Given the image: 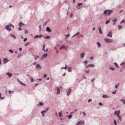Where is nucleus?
Instances as JSON below:
<instances>
[{"label":"nucleus","instance_id":"nucleus-32","mask_svg":"<svg viewBox=\"0 0 125 125\" xmlns=\"http://www.w3.org/2000/svg\"><path fill=\"white\" fill-rule=\"evenodd\" d=\"M9 51L11 53H12L13 52V51L12 50L10 49L9 50Z\"/></svg>","mask_w":125,"mask_h":125},{"label":"nucleus","instance_id":"nucleus-43","mask_svg":"<svg viewBox=\"0 0 125 125\" xmlns=\"http://www.w3.org/2000/svg\"><path fill=\"white\" fill-rule=\"evenodd\" d=\"M31 82H33L34 80L32 77L31 78Z\"/></svg>","mask_w":125,"mask_h":125},{"label":"nucleus","instance_id":"nucleus-4","mask_svg":"<svg viewBox=\"0 0 125 125\" xmlns=\"http://www.w3.org/2000/svg\"><path fill=\"white\" fill-rule=\"evenodd\" d=\"M5 29L9 31H10L12 30L11 29L10 27L8 25H7L5 27Z\"/></svg>","mask_w":125,"mask_h":125},{"label":"nucleus","instance_id":"nucleus-2","mask_svg":"<svg viewBox=\"0 0 125 125\" xmlns=\"http://www.w3.org/2000/svg\"><path fill=\"white\" fill-rule=\"evenodd\" d=\"M85 124L84 122L82 120H80L78 121L76 124V125H83Z\"/></svg>","mask_w":125,"mask_h":125},{"label":"nucleus","instance_id":"nucleus-8","mask_svg":"<svg viewBox=\"0 0 125 125\" xmlns=\"http://www.w3.org/2000/svg\"><path fill=\"white\" fill-rule=\"evenodd\" d=\"M46 31L49 32H50L52 31V30L48 27H47L46 28Z\"/></svg>","mask_w":125,"mask_h":125},{"label":"nucleus","instance_id":"nucleus-45","mask_svg":"<svg viewBox=\"0 0 125 125\" xmlns=\"http://www.w3.org/2000/svg\"><path fill=\"white\" fill-rule=\"evenodd\" d=\"M125 100L123 99H121L120 100L123 103L124 102Z\"/></svg>","mask_w":125,"mask_h":125},{"label":"nucleus","instance_id":"nucleus-51","mask_svg":"<svg viewBox=\"0 0 125 125\" xmlns=\"http://www.w3.org/2000/svg\"><path fill=\"white\" fill-rule=\"evenodd\" d=\"M27 38H25L24 39L23 41H24V42H25L26 41H27Z\"/></svg>","mask_w":125,"mask_h":125},{"label":"nucleus","instance_id":"nucleus-18","mask_svg":"<svg viewBox=\"0 0 125 125\" xmlns=\"http://www.w3.org/2000/svg\"><path fill=\"white\" fill-rule=\"evenodd\" d=\"M103 98H108V96L107 95L103 94Z\"/></svg>","mask_w":125,"mask_h":125},{"label":"nucleus","instance_id":"nucleus-9","mask_svg":"<svg viewBox=\"0 0 125 125\" xmlns=\"http://www.w3.org/2000/svg\"><path fill=\"white\" fill-rule=\"evenodd\" d=\"M112 32L111 31H110L107 34V36L108 37H112Z\"/></svg>","mask_w":125,"mask_h":125},{"label":"nucleus","instance_id":"nucleus-26","mask_svg":"<svg viewBox=\"0 0 125 125\" xmlns=\"http://www.w3.org/2000/svg\"><path fill=\"white\" fill-rule=\"evenodd\" d=\"M62 111H61L59 113V116L60 117H61L62 116Z\"/></svg>","mask_w":125,"mask_h":125},{"label":"nucleus","instance_id":"nucleus-60","mask_svg":"<svg viewBox=\"0 0 125 125\" xmlns=\"http://www.w3.org/2000/svg\"><path fill=\"white\" fill-rule=\"evenodd\" d=\"M84 63H85V64H87V63L88 62L87 60L85 61L84 62Z\"/></svg>","mask_w":125,"mask_h":125},{"label":"nucleus","instance_id":"nucleus-39","mask_svg":"<svg viewBox=\"0 0 125 125\" xmlns=\"http://www.w3.org/2000/svg\"><path fill=\"white\" fill-rule=\"evenodd\" d=\"M122 27V26L120 25H119L118 26V28L120 30L121 29Z\"/></svg>","mask_w":125,"mask_h":125},{"label":"nucleus","instance_id":"nucleus-46","mask_svg":"<svg viewBox=\"0 0 125 125\" xmlns=\"http://www.w3.org/2000/svg\"><path fill=\"white\" fill-rule=\"evenodd\" d=\"M90 73V70H89L86 71V73Z\"/></svg>","mask_w":125,"mask_h":125},{"label":"nucleus","instance_id":"nucleus-54","mask_svg":"<svg viewBox=\"0 0 125 125\" xmlns=\"http://www.w3.org/2000/svg\"><path fill=\"white\" fill-rule=\"evenodd\" d=\"M92 101V100L91 99H89L88 100V102L89 103L91 101Z\"/></svg>","mask_w":125,"mask_h":125},{"label":"nucleus","instance_id":"nucleus-33","mask_svg":"<svg viewBox=\"0 0 125 125\" xmlns=\"http://www.w3.org/2000/svg\"><path fill=\"white\" fill-rule=\"evenodd\" d=\"M43 105V104L42 102H39V105L40 106H42Z\"/></svg>","mask_w":125,"mask_h":125},{"label":"nucleus","instance_id":"nucleus-23","mask_svg":"<svg viewBox=\"0 0 125 125\" xmlns=\"http://www.w3.org/2000/svg\"><path fill=\"white\" fill-rule=\"evenodd\" d=\"M71 69L72 67H69L68 69V71L69 72H71Z\"/></svg>","mask_w":125,"mask_h":125},{"label":"nucleus","instance_id":"nucleus-57","mask_svg":"<svg viewBox=\"0 0 125 125\" xmlns=\"http://www.w3.org/2000/svg\"><path fill=\"white\" fill-rule=\"evenodd\" d=\"M43 50L45 52H46L48 51V49H46V50H45V49H44V50Z\"/></svg>","mask_w":125,"mask_h":125},{"label":"nucleus","instance_id":"nucleus-20","mask_svg":"<svg viewBox=\"0 0 125 125\" xmlns=\"http://www.w3.org/2000/svg\"><path fill=\"white\" fill-rule=\"evenodd\" d=\"M97 44L98 46V47H101V44L99 42H97Z\"/></svg>","mask_w":125,"mask_h":125},{"label":"nucleus","instance_id":"nucleus-36","mask_svg":"<svg viewBox=\"0 0 125 125\" xmlns=\"http://www.w3.org/2000/svg\"><path fill=\"white\" fill-rule=\"evenodd\" d=\"M50 36H48L46 37H44V38L45 39H49V38H50Z\"/></svg>","mask_w":125,"mask_h":125},{"label":"nucleus","instance_id":"nucleus-24","mask_svg":"<svg viewBox=\"0 0 125 125\" xmlns=\"http://www.w3.org/2000/svg\"><path fill=\"white\" fill-rule=\"evenodd\" d=\"M117 122L116 120L115 119L114 120V124L115 125H117Z\"/></svg>","mask_w":125,"mask_h":125},{"label":"nucleus","instance_id":"nucleus-47","mask_svg":"<svg viewBox=\"0 0 125 125\" xmlns=\"http://www.w3.org/2000/svg\"><path fill=\"white\" fill-rule=\"evenodd\" d=\"M114 65L118 67V66L117 63L116 62H115L114 63Z\"/></svg>","mask_w":125,"mask_h":125},{"label":"nucleus","instance_id":"nucleus-19","mask_svg":"<svg viewBox=\"0 0 125 125\" xmlns=\"http://www.w3.org/2000/svg\"><path fill=\"white\" fill-rule=\"evenodd\" d=\"M99 32L100 34H102V29L101 27H99Z\"/></svg>","mask_w":125,"mask_h":125},{"label":"nucleus","instance_id":"nucleus-12","mask_svg":"<svg viewBox=\"0 0 125 125\" xmlns=\"http://www.w3.org/2000/svg\"><path fill=\"white\" fill-rule=\"evenodd\" d=\"M36 67L37 69H41L42 67L39 64H37L36 65Z\"/></svg>","mask_w":125,"mask_h":125},{"label":"nucleus","instance_id":"nucleus-35","mask_svg":"<svg viewBox=\"0 0 125 125\" xmlns=\"http://www.w3.org/2000/svg\"><path fill=\"white\" fill-rule=\"evenodd\" d=\"M41 113L42 114H44L46 112L45 110H43L42 112H41Z\"/></svg>","mask_w":125,"mask_h":125},{"label":"nucleus","instance_id":"nucleus-63","mask_svg":"<svg viewBox=\"0 0 125 125\" xmlns=\"http://www.w3.org/2000/svg\"><path fill=\"white\" fill-rule=\"evenodd\" d=\"M118 87V85L117 84L115 86V88H116L117 89Z\"/></svg>","mask_w":125,"mask_h":125},{"label":"nucleus","instance_id":"nucleus-59","mask_svg":"<svg viewBox=\"0 0 125 125\" xmlns=\"http://www.w3.org/2000/svg\"><path fill=\"white\" fill-rule=\"evenodd\" d=\"M80 34L79 32H77L75 34L76 36Z\"/></svg>","mask_w":125,"mask_h":125},{"label":"nucleus","instance_id":"nucleus-27","mask_svg":"<svg viewBox=\"0 0 125 125\" xmlns=\"http://www.w3.org/2000/svg\"><path fill=\"white\" fill-rule=\"evenodd\" d=\"M10 27H12L13 28H14V26L11 24H10L9 25H8Z\"/></svg>","mask_w":125,"mask_h":125},{"label":"nucleus","instance_id":"nucleus-42","mask_svg":"<svg viewBox=\"0 0 125 125\" xmlns=\"http://www.w3.org/2000/svg\"><path fill=\"white\" fill-rule=\"evenodd\" d=\"M70 35L69 34H68L67 35H65V36L66 37V38H68L70 36Z\"/></svg>","mask_w":125,"mask_h":125},{"label":"nucleus","instance_id":"nucleus-29","mask_svg":"<svg viewBox=\"0 0 125 125\" xmlns=\"http://www.w3.org/2000/svg\"><path fill=\"white\" fill-rule=\"evenodd\" d=\"M117 21V19L116 18H115L113 20V22H116Z\"/></svg>","mask_w":125,"mask_h":125},{"label":"nucleus","instance_id":"nucleus-6","mask_svg":"<svg viewBox=\"0 0 125 125\" xmlns=\"http://www.w3.org/2000/svg\"><path fill=\"white\" fill-rule=\"evenodd\" d=\"M17 80L18 82L20 84L22 85L26 86V85L24 83H23L21 82V81H20L19 80L18 78H17Z\"/></svg>","mask_w":125,"mask_h":125},{"label":"nucleus","instance_id":"nucleus-10","mask_svg":"<svg viewBox=\"0 0 125 125\" xmlns=\"http://www.w3.org/2000/svg\"><path fill=\"white\" fill-rule=\"evenodd\" d=\"M67 48V46L65 45H62L61 46L60 48V49L61 50L62 48H64L65 49H66Z\"/></svg>","mask_w":125,"mask_h":125},{"label":"nucleus","instance_id":"nucleus-34","mask_svg":"<svg viewBox=\"0 0 125 125\" xmlns=\"http://www.w3.org/2000/svg\"><path fill=\"white\" fill-rule=\"evenodd\" d=\"M41 25H40L39 26V32H40L41 30Z\"/></svg>","mask_w":125,"mask_h":125},{"label":"nucleus","instance_id":"nucleus-56","mask_svg":"<svg viewBox=\"0 0 125 125\" xmlns=\"http://www.w3.org/2000/svg\"><path fill=\"white\" fill-rule=\"evenodd\" d=\"M99 105H103L102 103H101V102H100V103H99Z\"/></svg>","mask_w":125,"mask_h":125},{"label":"nucleus","instance_id":"nucleus-15","mask_svg":"<svg viewBox=\"0 0 125 125\" xmlns=\"http://www.w3.org/2000/svg\"><path fill=\"white\" fill-rule=\"evenodd\" d=\"M108 11V16H109L112 12V10H109Z\"/></svg>","mask_w":125,"mask_h":125},{"label":"nucleus","instance_id":"nucleus-58","mask_svg":"<svg viewBox=\"0 0 125 125\" xmlns=\"http://www.w3.org/2000/svg\"><path fill=\"white\" fill-rule=\"evenodd\" d=\"M47 76V75L46 74H45L44 75V76H43V77L44 78H45Z\"/></svg>","mask_w":125,"mask_h":125},{"label":"nucleus","instance_id":"nucleus-37","mask_svg":"<svg viewBox=\"0 0 125 125\" xmlns=\"http://www.w3.org/2000/svg\"><path fill=\"white\" fill-rule=\"evenodd\" d=\"M45 43H44L43 44V48H42V50H44V49H45Z\"/></svg>","mask_w":125,"mask_h":125},{"label":"nucleus","instance_id":"nucleus-21","mask_svg":"<svg viewBox=\"0 0 125 125\" xmlns=\"http://www.w3.org/2000/svg\"><path fill=\"white\" fill-rule=\"evenodd\" d=\"M65 66L64 67H62V69H67V66L66 64L65 65Z\"/></svg>","mask_w":125,"mask_h":125},{"label":"nucleus","instance_id":"nucleus-38","mask_svg":"<svg viewBox=\"0 0 125 125\" xmlns=\"http://www.w3.org/2000/svg\"><path fill=\"white\" fill-rule=\"evenodd\" d=\"M72 115H70L68 116V118L70 119L72 117Z\"/></svg>","mask_w":125,"mask_h":125},{"label":"nucleus","instance_id":"nucleus-48","mask_svg":"<svg viewBox=\"0 0 125 125\" xmlns=\"http://www.w3.org/2000/svg\"><path fill=\"white\" fill-rule=\"evenodd\" d=\"M25 34H26L28 33V31L27 30H25L24 31Z\"/></svg>","mask_w":125,"mask_h":125},{"label":"nucleus","instance_id":"nucleus-28","mask_svg":"<svg viewBox=\"0 0 125 125\" xmlns=\"http://www.w3.org/2000/svg\"><path fill=\"white\" fill-rule=\"evenodd\" d=\"M89 66L91 67H94L95 66V65L93 64L89 65Z\"/></svg>","mask_w":125,"mask_h":125},{"label":"nucleus","instance_id":"nucleus-5","mask_svg":"<svg viewBox=\"0 0 125 125\" xmlns=\"http://www.w3.org/2000/svg\"><path fill=\"white\" fill-rule=\"evenodd\" d=\"M72 92V89L71 88H69L68 89V91H67V96H69L71 93Z\"/></svg>","mask_w":125,"mask_h":125},{"label":"nucleus","instance_id":"nucleus-50","mask_svg":"<svg viewBox=\"0 0 125 125\" xmlns=\"http://www.w3.org/2000/svg\"><path fill=\"white\" fill-rule=\"evenodd\" d=\"M38 35H36L35 36L34 38V39L37 38H38Z\"/></svg>","mask_w":125,"mask_h":125},{"label":"nucleus","instance_id":"nucleus-64","mask_svg":"<svg viewBox=\"0 0 125 125\" xmlns=\"http://www.w3.org/2000/svg\"><path fill=\"white\" fill-rule=\"evenodd\" d=\"M77 111V109H75L74 110L73 112H76Z\"/></svg>","mask_w":125,"mask_h":125},{"label":"nucleus","instance_id":"nucleus-62","mask_svg":"<svg viewBox=\"0 0 125 125\" xmlns=\"http://www.w3.org/2000/svg\"><path fill=\"white\" fill-rule=\"evenodd\" d=\"M48 21L46 22L44 24V25H45L48 22Z\"/></svg>","mask_w":125,"mask_h":125},{"label":"nucleus","instance_id":"nucleus-22","mask_svg":"<svg viewBox=\"0 0 125 125\" xmlns=\"http://www.w3.org/2000/svg\"><path fill=\"white\" fill-rule=\"evenodd\" d=\"M110 19H111L110 18L109 20H107L105 22L106 24H108V23L110 21Z\"/></svg>","mask_w":125,"mask_h":125},{"label":"nucleus","instance_id":"nucleus-53","mask_svg":"<svg viewBox=\"0 0 125 125\" xmlns=\"http://www.w3.org/2000/svg\"><path fill=\"white\" fill-rule=\"evenodd\" d=\"M13 91H8V92L9 93V94H11L13 92Z\"/></svg>","mask_w":125,"mask_h":125},{"label":"nucleus","instance_id":"nucleus-55","mask_svg":"<svg viewBox=\"0 0 125 125\" xmlns=\"http://www.w3.org/2000/svg\"><path fill=\"white\" fill-rule=\"evenodd\" d=\"M120 121H121V116L118 117Z\"/></svg>","mask_w":125,"mask_h":125},{"label":"nucleus","instance_id":"nucleus-7","mask_svg":"<svg viewBox=\"0 0 125 125\" xmlns=\"http://www.w3.org/2000/svg\"><path fill=\"white\" fill-rule=\"evenodd\" d=\"M48 55V54L46 53H44L42 56V57L41 58V60H42L44 59Z\"/></svg>","mask_w":125,"mask_h":125},{"label":"nucleus","instance_id":"nucleus-41","mask_svg":"<svg viewBox=\"0 0 125 125\" xmlns=\"http://www.w3.org/2000/svg\"><path fill=\"white\" fill-rule=\"evenodd\" d=\"M82 3H78L77 4L79 6H80L81 5H82Z\"/></svg>","mask_w":125,"mask_h":125},{"label":"nucleus","instance_id":"nucleus-3","mask_svg":"<svg viewBox=\"0 0 125 125\" xmlns=\"http://www.w3.org/2000/svg\"><path fill=\"white\" fill-rule=\"evenodd\" d=\"M104 41L108 43H111L112 42V39H109L108 38H105L104 39Z\"/></svg>","mask_w":125,"mask_h":125},{"label":"nucleus","instance_id":"nucleus-31","mask_svg":"<svg viewBox=\"0 0 125 125\" xmlns=\"http://www.w3.org/2000/svg\"><path fill=\"white\" fill-rule=\"evenodd\" d=\"M108 10H106L104 11V12L105 15L106 14V13L107 12Z\"/></svg>","mask_w":125,"mask_h":125},{"label":"nucleus","instance_id":"nucleus-25","mask_svg":"<svg viewBox=\"0 0 125 125\" xmlns=\"http://www.w3.org/2000/svg\"><path fill=\"white\" fill-rule=\"evenodd\" d=\"M10 36L11 37H13L14 39H15L16 38V37L14 35L10 34Z\"/></svg>","mask_w":125,"mask_h":125},{"label":"nucleus","instance_id":"nucleus-49","mask_svg":"<svg viewBox=\"0 0 125 125\" xmlns=\"http://www.w3.org/2000/svg\"><path fill=\"white\" fill-rule=\"evenodd\" d=\"M116 92V90H115V91H114L112 92V94H115Z\"/></svg>","mask_w":125,"mask_h":125},{"label":"nucleus","instance_id":"nucleus-61","mask_svg":"<svg viewBox=\"0 0 125 125\" xmlns=\"http://www.w3.org/2000/svg\"><path fill=\"white\" fill-rule=\"evenodd\" d=\"M82 113L83 114L84 116H85V115H86V114H85V113L84 112H83Z\"/></svg>","mask_w":125,"mask_h":125},{"label":"nucleus","instance_id":"nucleus-52","mask_svg":"<svg viewBox=\"0 0 125 125\" xmlns=\"http://www.w3.org/2000/svg\"><path fill=\"white\" fill-rule=\"evenodd\" d=\"M49 108H48L45 111L46 112L48 111L49 110Z\"/></svg>","mask_w":125,"mask_h":125},{"label":"nucleus","instance_id":"nucleus-17","mask_svg":"<svg viewBox=\"0 0 125 125\" xmlns=\"http://www.w3.org/2000/svg\"><path fill=\"white\" fill-rule=\"evenodd\" d=\"M6 74L7 75H8V76L9 77H11L12 75V74L11 73H7Z\"/></svg>","mask_w":125,"mask_h":125},{"label":"nucleus","instance_id":"nucleus-1","mask_svg":"<svg viewBox=\"0 0 125 125\" xmlns=\"http://www.w3.org/2000/svg\"><path fill=\"white\" fill-rule=\"evenodd\" d=\"M120 113V111L118 110V111H115L114 113V115H116L118 117L120 116L119 114Z\"/></svg>","mask_w":125,"mask_h":125},{"label":"nucleus","instance_id":"nucleus-13","mask_svg":"<svg viewBox=\"0 0 125 125\" xmlns=\"http://www.w3.org/2000/svg\"><path fill=\"white\" fill-rule=\"evenodd\" d=\"M24 24V23H23L22 22L20 21V23H19L18 25L20 27H22V25Z\"/></svg>","mask_w":125,"mask_h":125},{"label":"nucleus","instance_id":"nucleus-40","mask_svg":"<svg viewBox=\"0 0 125 125\" xmlns=\"http://www.w3.org/2000/svg\"><path fill=\"white\" fill-rule=\"evenodd\" d=\"M125 22V20H123L121 21V22H120V23L121 24V23H123L124 22Z\"/></svg>","mask_w":125,"mask_h":125},{"label":"nucleus","instance_id":"nucleus-14","mask_svg":"<svg viewBox=\"0 0 125 125\" xmlns=\"http://www.w3.org/2000/svg\"><path fill=\"white\" fill-rule=\"evenodd\" d=\"M57 94H59L60 92V90L58 87H57Z\"/></svg>","mask_w":125,"mask_h":125},{"label":"nucleus","instance_id":"nucleus-44","mask_svg":"<svg viewBox=\"0 0 125 125\" xmlns=\"http://www.w3.org/2000/svg\"><path fill=\"white\" fill-rule=\"evenodd\" d=\"M43 36L41 35H38V38H41L42 37H43Z\"/></svg>","mask_w":125,"mask_h":125},{"label":"nucleus","instance_id":"nucleus-16","mask_svg":"<svg viewBox=\"0 0 125 125\" xmlns=\"http://www.w3.org/2000/svg\"><path fill=\"white\" fill-rule=\"evenodd\" d=\"M85 54L83 52L80 53V56L81 57V58H83L84 57V55Z\"/></svg>","mask_w":125,"mask_h":125},{"label":"nucleus","instance_id":"nucleus-30","mask_svg":"<svg viewBox=\"0 0 125 125\" xmlns=\"http://www.w3.org/2000/svg\"><path fill=\"white\" fill-rule=\"evenodd\" d=\"M109 69H111L113 71H114L115 70V68L114 67H111L109 68Z\"/></svg>","mask_w":125,"mask_h":125},{"label":"nucleus","instance_id":"nucleus-11","mask_svg":"<svg viewBox=\"0 0 125 125\" xmlns=\"http://www.w3.org/2000/svg\"><path fill=\"white\" fill-rule=\"evenodd\" d=\"M4 63H6L7 62L9 61V60H8L7 58H4L3 59Z\"/></svg>","mask_w":125,"mask_h":125}]
</instances>
